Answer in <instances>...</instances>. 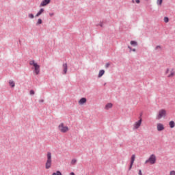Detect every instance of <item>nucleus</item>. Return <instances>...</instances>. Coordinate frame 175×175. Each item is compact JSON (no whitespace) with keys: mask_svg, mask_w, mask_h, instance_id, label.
Masks as SVG:
<instances>
[{"mask_svg":"<svg viewBox=\"0 0 175 175\" xmlns=\"http://www.w3.org/2000/svg\"><path fill=\"white\" fill-rule=\"evenodd\" d=\"M165 75L167 79H173L175 77V69L172 67L167 68L165 71Z\"/></svg>","mask_w":175,"mask_h":175,"instance_id":"1","label":"nucleus"},{"mask_svg":"<svg viewBox=\"0 0 175 175\" xmlns=\"http://www.w3.org/2000/svg\"><path fill=\"white\" fill-rule=\"evenodd\" d=\"M52 163H53V160L51 159V152H48L46 153V161L45 163L46 169H50V167H51Z\"/></svg>","mask_w":175,"mask_h":175,"instance_id":"2","label":"nucleus"},{"mask_svg":"<svg viewBox=\"0 0 175 175\" xmlns=\"http://www.w3.org/2000/svg\"><path fill=\"white\" fill-rule=\"evenodd\" d=\"M29 65H31V66H33L34 73H36V75H39V73H40V66H39L38 63H36L34 60L30 61Z\"/></svg>","mask_w":175,"mask_h":175,"instance_id":"3","label":"nucleus"},{"mask_svg":"<svg viewBox=\"0 0 175 175\" xmlns=\"http://www.w3.org/2000/svg\"><path fill=\"white\" fill-rule=\"evenodd\" d=\"M58 129L62 133H66L69 132V127L66 126L64 123H60L58 126Z\"/></svg>","mask_w":175,"mask_h":175,"instance_id":"4","label":"nucleus"},{"mask_svg":"<svg viewBox=\"0 0 175 175\" xmlns=\"http://www.w3.org/2000/svg\"><path fill=\"white\" fill-rule=\"evenodd\" d=\"M167 116V112L165 109H161L159 111L158 114L156 116V119L161 120V118H165Z\"/></svg>","mask_w":175,"mask_h":175,"instance_id":"5","label":"nucleus"},{"mask_svg":"<svg viewBox=\"0 0 175 175\" xmlns=\"http://www.w3.org/2000/svg\"><path fill=\"white\" fill-rule=\"evenodd\" d=\"M157 163V156L155 154H151L148 160L145 161V163H150V165H154Z\"/></svg>","mask_w":175,"mask_h":175,"instance_id":"6","label":"nucleus"},{"mask_svg":"<svg viewBox=\"0 0 175 175\" xmlns=\"http://www.w3.org/2000/svg\"><path fill=\"white\" fill-rule=\"evenodd\" d=\"M142 118H140L138 121L135 122L133 124V129H139V126H142Z\"/></svg>","mask_w":175,"mask_h":175,"instance_id":"7","label":"nucleus"},{"mask_svg":"<svg viewBox=\"0 0 175 175\" xmlns=\"http://www.w3.org/2000/svg\"><path fill=\"white\" fill-rule=\"evenodd\" d=\"M157 131L159 132H161V131H164L165 130V126H163V124H161V123H158L157 124Z\"/></svg>","mask_w":175,"mask_h":175,"instance_id":"8","label":"nucleus"},{"mask_svg":"<svg viewBox=\"0 0 175 175\" xmlns=\"http://www.w3.org/2000/svg\"><path fill=\"white\" fill-rule=\"evenodd\" d=\"M49 3H50V0H43L40 6V8L43 7V6H47V5H49Z\"/></svg>","mask_w":175,"mask_h":175,"instance_id":"9","label":"nucleus"},{"mask_svg":"<svg viewBox=\"0 0 175 175\" xmlns=\"http://www.w3.org/2000/svg\"><path fill=\"white\" fill-rule=\"evenodd\" d=\"M112 107H113V103H109L106 104V105L105 107V109L110 110V109H111Z\"/></svg>","mask_w":175,"mask_h":175,"instance_id":"10","label":"nucleus"},{"mask_svg":"<svg viewBox=\"0 0 175 175\" xmlns=\"http://www.w3.org/2000/svg\"><path fill=\"white\" fill-rule=\"evenodd\" d=\"M63 71L64 75H66L68 72V64L66 63L63 64Z\"/></svg>","mask_w":175,"mask_h":175,"instance_id":"11","label":"nucleus"},{"mask_svg":"<svg viewBox=\"0 0 175 175\" xmlns=\"http://www.w3.org/2000/svg\"><path fill=\"white\" fill-rule=\"evenodd\" d=\"M87 102V99L85 98H82L79 101V105H84Z\"/></svg>","mask_w":175,"mask_h":175,"instance_id":"12","label":"nucleus"},{"mask_svg":"<svg viewBox=\"0 0 175 175\" xmlns=\"http://www.w3.org/2000/svg\"><path fill=\"white\" fill-rule=\"evenodd\" d=\"M44 12V9L41 8L40 11L36 14V17H39L43 12Z\"/></svg>","mask_w":175,"mask_h":175,"instance_id":"13","label":"nucleus"},{"mask_svg":"<svg viewBox=\"0 0 175 175\" xmlns=\"http://www.w3.org/2000/svg\"><path fill=\"white\" fill-rule=\"evenodd\" d=\"M104 75H105V70H101L99 71L98 77H102V76H103Z\"/></svg>","mask_w":175,"mask_h":175,"instance_id":"14","label":"nucleus"},{"mask_svg":"<svg viewBox=\"0 0 175 175\" xmlns=\"http://www.w3.org/2000/svg\"><path fill=\"white\" fill-rule=\"evenodd\" d=\"M135 159H136V156L135 154H133L131 157V165H133Z\"/></svg>","mask_w":175,"mask_h":175,"instance_id":"15","label":"nucleus"},{"mask_svg":"<svg viewBox=\"0 0 175 175\" xmlns=\"http://www.w3.org/2000/svg\"><path fill=\"white\" fill-rule=\"evenodd\" d=\"M169 125H170V128H174V126H175L174 121H170L169 123Z\"/></svg>","mask_w":175,"mask_h":175,"instance_id":"16","label":"nucleus"},{"mask_svg":"<svg viewBox=\"0 0 175 175\" xmlns=\"http://www.w3.org/2000/svg\"><path fill=\"white\" fill-rule=\"evenodd\" d=\"M9 84H10V85L11 87H12V88H14L15 85H16V84L14 83V81H9Z\"/></svg>","mask_w":175,"mask_h":175,"instance_id":"17","label":"nucleus"},{"mask_svg":"<svg viewBox=\"0 0 175 175\" xmlns=\"http://www.w3.org/2000/svg\"><path fill=\"white\" fill-rule=\"evenodd\" d=\"M131 46H137V42L136 41H131Z\"/></svg>","mask_w":175,"mask_h":175,"instance_id":"18","label":"nucleus"},{"mask_svg":"<svg viewBox=\"0 0 175 175\" xmlns=\"http://www.w3.org/2000/svg\"><path fill=\"white\" fill-rule=\"evenodd\" d=\"M162 2H163V0H157V5H159V6H161V5H162Z\"/></svg>","mask_w":175,"mask_h":175,"instance_id":"19","label":"nucleus"},{"mask_svg":"<svg viewBox=\"0 0 175 175\" xmlns=\"http://www.w3.org/2000/svg\"><path fill=\"white\" fill-rule=\"evenodd\" d=\"M52 175H62V173H61V172L57 171L55 173H53Z\"/></svg>","mask_w":175,"mask_h":175,"instance_id":"20","label":"nucleus"},{"mask_svg":"<svg viewBox=\"0 0 175 175\" xmlns=\"http://www.w3.org/2000/svg\"><path fill=\"white\" fill-rule=\"evenodd\" d=\"M77 161L76 159H72L71 161V165H75Z\"/></svg>","mask_w":175,"mask_h":175,"instance_id":"21","label":"nucleus"},{"mask_svg":"<svg viewBox=\"0 0 175 175\" xmlns=\"http://www.w3.org/2000/svg\"><path fill=\"white\" fill-rule=\"evenodd\" d=\"M42 19H38L37 22V25H39V24H42Z\"/></svg>","mask_w":175,"mask_h":175,"instance_id":"22","label":"nucleus"},{"mask_svg":"<svg viewBox=\"0 0 175 175\" xmlns=\"http://www.w3.org/2000/svg\"><path fill=\"white\" fill-rule=\"evenodd\" d=\"M164 21H165V23H169V18L165 17V18H164Z\"/></svg>","mask_w":175,"mask_h":175,"instance_id":"23","label":"nucleus"},{"mask_svg":"<svg viewBox=\"0 0 175 175\" xmlns=\"http://www.w3.org/2000/svg\"><path fill=\"white\" fill-rule=\"evenodd\" d=\"M162 49V47H161V46H157L155 48V50H161Z\"/></svg>","mask_w":175,"mask_h":175,"instance_id":"24","label":"nucleus"},{"mask_svg":"<svg viewBox=\"0 0 175 175\" xmlns=\"http://www.w3.org/2000/svg\"><path fill=\"white\" fill-rule=\"evenodd\" d=\"M29 18H33L34 16L32 14H29Z\"/></svg>","mask_w":175,"mask_h":175,"instance_id":"25","label":"nucleus"},{"mask_svg":"<svg viewBox=\"0 0 175 175\" xmlns=\"http://www.w3.org/2000/svg\"><path fill=\"white\" fill-rule=\"evenodd\" d=\"M30 95H35V92L33 90H30Z\"/></svg>","mask_w":175,"mask_h":175,"instance_id":"26","label":"nucleus"},{"mask_svg":"<svg viewBox=\"0 0 175 175\" xmlns=\"http://www.w3.org/2000/svg\"><path fill=\"white\" fill-rule=\"evenodd\" d=\"M170 175H175V171H171Z\"/></svg>","mask_w":175,"mask_h":175,"instance_id":"27","label":"nucleus"},{"mask_svg":"<svg viewBox=\"0 0 175 175\" xmlns=\"http://www.w3.org/2000/svg\"><path fill=\"white\" fill-rule=\"evenodd\" d=\"M109 66H110V64L107 63L105 65V68H109Z\"/></svg>","mask_w":175,"mask_h":175,"instance_id":"28","label":"nucleus"},{"mask_svg":"<svg viewBox=\"0 0 175 175\" xmlns=\"http://www.w3.org/2000/svg\"><path fill=\"white\" fill-rule=\"evenodd\" d=\"M132 166H133V165H132V163H131L129 170H131L132 169Z\"/></svg>","mask_w":175,"mask_h":175,"instance_id":"29","label":"nucleus"},{"mask_svg":"<svg viewBox=\"0 0 175 175\" xmlns=\"http://www.w3.org/2000/svg\"><path fill=\"white\" fill-rule=\"evenodd\" d=\"M136 3H140V0H135Z\"/></svg>","mask_w":175,"mask_h":175,"instance_id":"30","label":"nucleus"},{"mask_svg":"<svg viewBox=\"0 0 175 175\" xmlns=\"http://www.w3.org/2000/svg\"><path fill=\"white\" fill-rule=\"evenodd\" d=\"M49 16H51V17H53V16H54V13H50Z\"/></svg>","mask_w":175,"mask_h":175,"instance_id":"31","label":"nucleus"},{"mask_svg":"<svg viewBox=\"0 0 175 175\" xmlns=\"http://www.w3.org/2000/svg\"><path fill=\"white\" fill-rule=\"evenodd\" d=\"M139 175H142L141 170H139Z\"/></svg>","mask_w":175,"mask_h":175,"instance_id":"32","label":"nucleus"},{"mask_svg":"<svg viewBox=\"0 0 175 175\" xmlns=\"http://www.w3.org/2000/svg\"><path fill=\"white\" fill-rule=\"evenodd\" d=\"M128 47H129L130 51H132V50H133L131 46H128Z\"/></svg>","mask_w":175,"mask_h":175,"instance_id":"33","label":"nucleus"},{"mask_svg":"<svg viewBox=\"0 0 175 175\" xmlns=\"http://www.w3.org/2000/svg\"><path fill=\"white\" fill-rule=\"evenodd\" d=\"M69 175H75V174H74V172H71V173H70Z\"/></svg>","mask_w":175,"mask_h":175,"instance_id":"34","label":"nucleus"},{"mask_svg":"<svg viewBox=\"0 0 175 175\" xmlns=\"http://www.w3.org/2000/svg\"><path fill=\"white\" fill-rule=\"evenodd\" d=\"M132 51H136V49H133V50H132Z\"/></svg>","mask_w":175,"mask_h":175,"instance_id":"35","label":"nucleus"},{"mask_svg":"<svg viewBox=\"0 0 175 175\" xmlns=\"http://www.w3.org/2000/svg\"><path fill=\"white\" fill-rule=\"evenodd\" d=\"M132 2H133V3H135V0H133Z\"/></svg>","mask_w":175,"mask_h":175,"instance_id":"36","label":"nucleus"}]
</instances>
